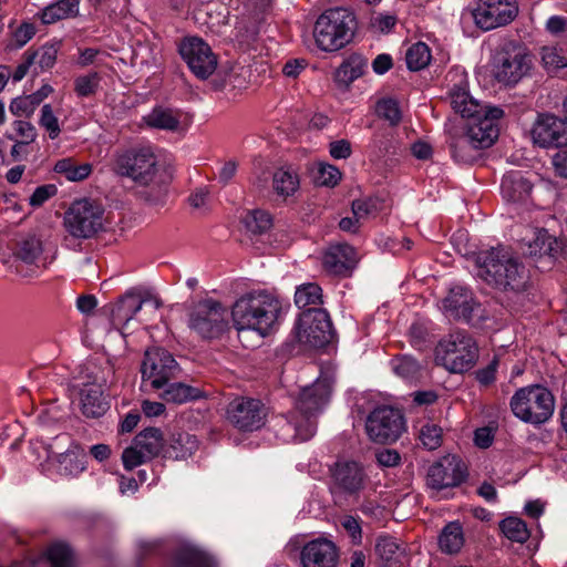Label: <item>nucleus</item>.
I'll return each mask as SVG.
<instances>
[{"mask_svg":"<svg viewBox=\"0 0 567 567\" xmlns=\"http://www.w3.org/2000/svg\"><path fill=\"white\" fill-rule=\"evenodd\" d=\"M375 110L378 115L389 121L391 125H396L401 121V110L395 100H381L378 102Z\"/></svg>","mask_w":567,"mask_h":567,"instance_id":"53","label":"nucleus"},{"mask_svg":"<svg viewBox=\"0 0 567 567\" xmlns=\"http://www.w3.org/2000/svg\"><path fill=\"white\" fill-rule=\"evenodd\" d=\"M365 431L369 439L375 443H393L405 431V420L400 410L381 405L368 415Z\"/></svg>","mask_w":567,"mask_h":567,"instance_id":"9","label":"nucleus"},{"mask_svg":"<svg viewBox=\"0 0 567 567\" xmlns=\"http://www.w3.org/2000/svg\"><path fill=\"white\" fill-rule=\"evenodd\" d=\"M377 461L380 465L385 467L396 466L401 456L395 450L384 449L375 454Z\"/></svg>","mask_w":567,"mask_h":567,"instance_id":"64","label":"nucleus"},{"mask_svg":"<svg viewBox=\"0 0 567 567\" xmlns=\"http://www.w3.org/2000/svg\"><path fill=\"white\" fill-rule=\"evenodd\" d=\"M476 276L502 290L518 291L526 282L525 267L506 247L499 246L477 252L474 257Z\"/></svg>","mask_w":567,"mask_h":567,"instance_id":"2","label":"nucleus"},{"mask_svg":"<svg viewBox=\"0 0 567 567\" xmlns=\"http://www.w3.org/2000/svg\"><path fill=\"white\" fill-rule=\"evenodd\" d=\"M503 534L512 542L525 543L529 538L526 523L518 517H507L501 522Z\"/></svg>","mask_w":567,"mask_h":567,"instance_id":"44","label":"nucleus"},{"mask_svg":"<svg viewBox=\"0 0 567 567\" xmlns=\"http://www.w3.org/2000/svg\"><path fill=\"white\" fill-rule=\"evenodd\" d=\"M336 488L348 494H354L364 487L367 475L363 467L351 461L337 462L331 470Z\"/></svg>","mask_w":567,"mask_h":567,"instance_id":"24","label":"nucleus"},{"mask_svg":"<svg viewBox=\"0 0 567 567\" xmlns=\"http://www.w3.org/2000/svg\"><path fill=\"white\" fill-rule=\"evenodd\" d=\"M442 433L443 431L439 425L426 422L420 427L419 440L425 449L433 451L441 446Z\"/></svg>","mask_w":567,"mask_h":567,"instance_id":"48","label":"nucleus"},{"mask_svg":"<svg viewBox=\"0 0 567 567\" xmlns=\"http://www.w3.org/2000/svg\"><path fill=\"white\" fill-rule=\"evenodd\" d=\"M13 128L16 133L22 138L20 144H30L32 143L37 137V130L34 125H32L30 122L25 121H14L13 122Z\"/></svg>","mask_w":567,"mask_h":567,"instance_id":"59","label":"nucleus"},{"mask_svg":"<svg viewBox=\"0 0 567 567\" xmlns=\"http://www.w3.org/2000/svg\"><path fill=\"white\" fill-rule=\"evenodd\" d=\"M532 55L520 47H511L498 52L494 60V75L499 83L515 85L532 69Z\"/></svg>","mask_w":567,"mask_h":567,"instance_id":"12","label":"nucleus"},{"mask_svg":"<svg viewBox=\"0 0 567 567\" xmlns=\"http://www.w3.org/2000/svg\"><path fill=\"white\" fill-rule=\"evenodd\" d=\"M341 176L339 168L329 163H318L313 169V181L318 186L334 187Z\"/></svg>","mask_w":567,"mask_h":567,"instance_id":"46","label":"nucleus"},{"mask_svg":"<svg viewBox=\"0 0 567 567\" xmlns=\"http://www.w3.org/2000/svg\"><path fill=\"white\" fill-rule=\"evenodd\" d=\"M58 51L59 44L52 43L43 45L38 52H30V54H35L41 70H48L55 64Z\"/></svg>","mask_w":567,"mask_h":567,"instance_id":"56","label":"nucleus"},{"mask_svg":"<svg viewBox=\"0 0 567 567\" xmlns=\"http://www.w3.org/2000/svg\"><path fill=\"white\" fill-rule=\"evenodd\" d=\"M136 446H140L146 457L151 460L157 456L162 451L165 450L163 433L159 429L147 427L140 432L135 439Z\"/></svg>","mask_w":567,"mask_h":567,"instance_id":"34","label":"nucleus"},{"mask_svg":"<svg viewBox=\"0 0 567 567\" xmlns=\"http://www.w3.org/2000/svg\"><path fill=\"white\" fill-rule=\"evenodd\" d=\"M375 204L371 199H355L352 203V212L357 219H363L375 210Z\"/></svg>","mask_w":567,"mask_h":567,"instance_id":"63","label":"nucleus"},{"mask_svg":"<svg viewBox=\"0 0 567 567\" xmlns=\"http://www.w3.org/2000/svg\"><path fill=\"white\" fill-rule=\"evenodd\" d=\"M467 476L466 466L456 455H446L429 467L426 484L436 493L462 484Z\"/></svg>","mask_w":567,"mask_h":567,"instance_id":"16","label":"nucleus"},{"mask_svg":"<svg viewBox=\"0 0 567 567\" xmlns=\"http://www.w3.org/2000/svg\"><path fill=\"white\" fill-rule=\"evenodd\" d=\"M375 551L382 560L391 561L395 559L399 554L400 546L394 538L390 536H381L377 540Z\"/></svg>","mask_w":567,"mask_h":567,"instance_id":"54","label":"nucleus"},{"mask_svg":"<svg viewBox=\"0 0 567 567\" xmlns=\"http://www.w3.org/2000/svg\"><path fill=\"white\" fill-rule=\"evenodd\" d=\"M45 248L40 238L28 236L18 243L14 256L25 265L35 267H47L55 257L56 250L52 251L51 257L44 256Z\"/></svg>","mask_w":567,"mask_h":567,"instance_id":"27","label":"nucleus"},{"mask_svg":"<svg viewBox=\"0 0 567 567\" xmlns=\"http://www.w3.org/2000/svg\"><path fill=\"white\" fill-rule=\"evenodd\" d=\"M363 74V64L354 59L344 61L334 72V81L342 86H349Z\"/></svg>","mask_w":567,"mask_h":567,"instance_id":"45","label":"nucleus"},{"mask_svg":"<svg viewBox=\"0 0 567 567\" xmlns=\"http://www.w3.org/2000/svg\"><path fill=\"white\" fill-rule=\"evenodd\" d=\"M464 545L463 528L458 522L449 523L439 537L440 549L445 554H456Z\"/></svg>","mask_w":567,"mask_h":567,"instance_id":"38","label":"nucleus"},{"mask_svg":"<svg viewBox=\"0 0 567 567\" xmlns=\"http://www.w3.org/2000/svg\"><path fill=\"white\" fill-rule=\"evenodd\" d=\"M226 415L229 423L239 431L252 432L265 424L267 409L258 399L238 396L228 403Z\"/></svg>","mask_w":567,"mask_h":567,"instance_id":"14","label":"nucleus"},{"mask_svg":"<svg viewBox=\"0 0 567 567\" xmlns=\"http://www.w3.org/2000/svg\"><path fill=\"white\" fill-rule=\"evenodd\" d=\"M295 303L298 308L307 309H322V289L315 282L300 285L295 292Z\"/></svg>","mask_w":567,"mask_h":567,"instance_id":"39","label":"nucleus"},{"mask_svg":"<svg viewBox=\"0 0 567 567\" xmlns=\"http://www.w3.org/2000/svg\"><path fill=\"white\" fill-rule=\"evenodd\" d=\"M449 76L453 78L451 81L456 80L450 90L452 109L464 118L475 117L485 106L480 105V103L471 96L466 73L455 71L454 73L451 72Z\"/></svg>","mask_w":567,"mask_h":567,"instance_id":"23","label":"nucleus"},{"mask_svg":"<svg viewBox=\"0 0 567 567\" xmlns=\"http://www.w3.org/2000/svg\"><path fill=\"white\" fill-rule=\"evenodd\" d=\"M10 112L16 116H31L35 111L29 95L19 96L11 101L9 106Z\"/></svg>","mask_w":567,"mask_h":567,"instance_id":"57","label":"nucleus"},{"mask_svg":"<svg viewBox=\"0 0 567 567\" xmlns=\"http://www.w3.org/2000/svg\"><path fill=\"white\" fill-rule=\"evenodd\" d=\"M396 23V18L392 14L379 13L373 16L370 20L371 28L380 33L390 32Z\"/></svg>","mask_w":567,"mask_h":567,"instance_id":"58","label":"nucleus"},{"mask_svg":"<svg viewBox=\"0 0 567 567\" xmlns=\"http://www.w3.org/2000/svg\"><path fill=\"white\" fill-rule=\"evenodd\" d=\"M511 409L525 423L542 424L554 413L555 399L543 385L520 388L511 399Z\"/></svg>","mask_w":567,"mask_h":567,"instance_id":"7","label":"nucleus"},{"mask_svg":"<svg viewBox=\"0 0 567 567\" xmlns=\"http://www.w3.org/2000/svg\"><path fill=\"white\" fill-rule=\"evenodd\" d=\"M122 461L126 470H133L151 458L146 457L144 451L133 441V444L123 451Z\"/></svg>","mask_w":567,"mask_h":567,"instance_id":"55","label":"nucleus"},{"mask_svg":"<svg viewBox=\"0 0 567 567\" xmlns=\"http://www.w3.org/2000/svg\"><path fill=\"white\" fill-rule=\"evenodd\" d=\"M103 208L90 199L74 202L66 210L64 225L76 238H90L102 228Z\"/></svg>","mask_w":567,"mask_h":567,"instance_id":"10","label":"nucleus"},{"mask_svg":"<svg viewBox=\"0 0 567 567\" xmlns=\"http://www.w3.org/2000/svg\"><path fill=\"white\" fill-rule=\"evenodd\" d=\"M58 463L60 473L64 475H76L84 470L76 454L71 450H66L64 453L59 454Z\"/></svg>","mask_w":567,"mask_h":567,"instance_id":"52","label":"nucleus"},{"mask_svg":"<svg viewBox=\"0 0 567 567\" xmlns=\"http://www.w3.org/2000/svg\"><path fill=\"white\" fill-rule=\"evenodd\" d=\"M228 309L220 301L205 298L194 302L187 313V327L203 340L220 338L229 328Z\"/></svg>","mask_w":567,"mask_h":567,"instance_id":"5","label":"nucleus"},{"mask_svg":"<svg viewBox=\"0 0 567 567\" xmlns=\"http://www.w3.org/2000/svg\"><path fill=\"white\" fill-rule=\"evenodd\" d=\"M102 386L103 384L95 379L80 390V409L85 417L97 419L109 410L110 405L103 395Z\"/></svg>","mask_w":567,"mask_h":567,"instance_id":"26","label":"nucleus"},{"mask_svg":"<svg viewBox=\"0 0 567 567\" xmlns=\"http://www.w3.org/2000/svg\"><path fill=\"white\" fill-rule=\"evenodd\" d=\"M56 188L54 185H43L37 187L33 194L29 198V204L33 207H39L45 203L49 198L54 196Z\"/></svg>","mask_w":567,"mask_h":567,"instance_id":"61","label":"nucleus"},{"mask_svg":"<svg viewBox=\"0 0 567 567\" xmlns=\"http://www.w3.org/2000/svg\"><path fill=\"white\" fill-rule=\"evenodd\" d=\"M54 172L63 175L70 182H81L92 173L90 163L76 164L73 158H62L54 165Z\"/></svg>","mask_w":567,"mask_h":567,"instance_id":"40","label":"nucleus"},{"mask_svg":"<svg viewBox=\"0 0 567 567\" xmlns=\"http://www.w3.org/2000/svg\"><path fill=\"white\" fill-rule=\"evenodd\" d=\"M178 369L173 355L162 348H151L145 351L141 372L144 383L153 389H162L173 379Z\"/></svg>","mask_w":567,"mask_h":567,"instance_id":"13","label":"nucleus"},{"mask_svg":"<svg viewBox=\"0 0 567 567\" xmlns=\"http://www.w3.org/2000/svg\"><path fill=\"white\" fill-rule=\"evenodd\" d=\"M157 164V156L151 145L117 151L112 157L113 172L140 185H148L154 181L158 171Z\"/></svg>","mask_w":567,"mask_h":567,"instance_id":"6","label":"nucleus"},{"mask_svg":"<svg viewBox=\"0 0 567 567\" xmlns=\"http://www.w3.org/2000/svg\"><path fill=\"white\" fill-rule=\"evenodd\" d=\"M244 223L251 233L262 234L271 227V217L265 210L255 209L247 213Z\"/></svg>","mask_w":567,"mask_h":567,"instance_id":"49","label":"nucleus"},{"mask_svg":"<svg viewBox=\"0 0 567 567\" xmlns=\"http://www.w3.org/2000/svg\"><path fill=\"white\" fill-rule=\"evenodd\" d=\"M140 295L128 291L120 298L117 303L112 309V320L116 324L126 326L135 315L142 309L144 302Z\"/></svg>","mask_w":567,"mask_h":567,"instance_id":"29","label":"nucleus"},{"mask_svg":"<svg viewBox=\"0 0 567 567\" xmlns=\"http://www.w3.org/2000/svg\"><path fill=\"white\" fill-rule=\"evenodd\" d=\"M477 303L470 289L455 286L450 289L449 295L442 300L444 313L452 319L470 321Z\"/></svg>","mask_w":567,"mask_h":567,"instance_id":"25","label":"nucleus"},{"mask_svg":"<svg viewBox=\"0 0 567 567\" xmlns=\"http://www.w3.org/2000/svg\"><path fill=\"white\" fill-rule=\"evenodd\" d=\"M202 394L203 392L198 388H194L182 382H167L161 396L166 402L183 404L188 401L199 399Z\"/></svg>","mask_w":567,"mask_h":567,"instance_id":"35","label":"nucleus"},{"mask_svg":"<svg viewBox=\"0 0 567 567\" xmlns=\"http://www.w3.org/2000/svg\"><path fill=\"white\" fill-rule=\"evenodd\" d=\"M179 54L192 73L200 80L208 79L217 68V56L200 38H185L179 44Z\"/></svg>","mask_w":567,"mask_h":567,"instance_id":"15","label":"nucleus"},{"mask_svg":"<svg viewBox=\"0 0 567 567\" xmlns=\"http://www.w3.org/2000/svg\"><path fill=\"white\" fill-rule=\"evenodd\" d=\"M39 125L44 128L49 137L51 140H55L59 137L61 133V127L59 123V118L55 115L53 107L51 104L47 103L42 105L39 118Z\"/></svg>","mask_w":567,"mask_h":567,"instance_id":"51","label":"nucleus"},{"mask_svg":"<svg viewBox=\"0 0 567 567\" xmlns=\"http://www.w3.org/2000/svg\"><path fill=\"white\" fill-rule=\"evenodd\" d=\"M524 254L529 257H548L554 258L560 248L557 239L548 234L545 229L534 233L533 239L525 244Z\"/></svg>","mask_w":567,"mask_h":567,"instance_id":"28","label":"nucleus"},{"mask_svg":"<svg viewBox=\"0 0 567 567\" xmlns=\"http://www.w3.org/2000/svg\"><path fill=\"white\" fill-rule=\"evenodd\" d=\"M357 28L354 14L344 8L322 12L313 28L316 44L324 52H334L352 40Z\"/></svg>","mask_w":567,"mask_h":567,"instance_id":"4","label":"nucleus"},{"mask_svg":"<svg viewBox=\"0 0 567 567\" xmlns=\"http://www.w3.org/2000/svg\"><path fill=\"white\" fill-rule=\"evenodd\" d=\"M288 308L289 303L276 295L267 290H255L235 301L231 318L238 331L254 330L265 337L272 331Z\"/></svg>","mask_w":567,"mask_h":567,"instance_id":"1","label":"nucleus"},{"mask_svg":"<svg viewBox=\"0 0 567 567\" xmlns=\"http://www.w3.org/2000/svg\"><path fill=\"white\" fill-rule=\"evenodd\" d=\"M329 154L334 159H347L352 154V146L348 140H338L329 144Z\"/></svg>","mask_w":567,"mask_h":567,"instance_id":"60","label":"nucleus"},{"mask_svg":"<svg viewBox=\"0 0 567 567\" xmlns=\"http://www.w3.org/2000/svg\"><path fill=\"white\" fill-rule=\"evenodd\" d=\"M478 348L473 338L464 331H454L442 339L435 349V359L447 370L462 373L476 362Z\"/></svg>","mask_w":567,"mask_h":567,"instance_id":"8","label":"nucleus"},{"mask_svg":"<svg viewBox=\"0 0 567 567\" xmlns=\"http://www.w3.org/2000/svg\"><path fill=\"white\" fill-rule=\"evenodd\" d=\"M532 190L530 183L523 177L520 172H511L501 183V192L505 199L519 202L525 199Z\"/></svg>","mask_w":567,"mask_h":567,"instance_id":"32","label":"nucleus"},{"mask_svg":"<svg viewBox=\"0 0 567 567\" xmlns=\"http://www.w3.org/2000/svg\"><path fill=\"white\" fill-rule=\"evenodd\" d=\"M517 13L515 0H488L477 4L473 18L480 29L488 31L512 22Z\"/></svg>","mask_w":567,"mask_h":567,"instance_id":"18","label":"nucleus"},{"mask_svg":"<svg viewBox=\"0 0 567 567\" xmlns=\"http://www.w3.org/2000/svg\"><path fill=\"white\" fill-rule=\"evenodd\" d=\"M358 261L357 250L346 243L331 244L322 255L324 270L337 276H349Z\"/></svg>","mask_w":567,"mask_h":567,"instance_id":"22","label":"nucleus"},{"mask_svg":"<svg viewBox=\"0 0 567 567\" xmlns=\"http://www.w3.org/2000/svg\"><path fill=\"white\" fill-rule=\"evenodd\" d=\"M272 188L282 197L291 196L299 188V176L291 167H280L272 176Z\"/></svg>","mask_w":567,"mask_h":567,"instance_id":"37","label":"nucleus"},{"mask_svg":"<svg viewBox=\"0 0 567 567\" xmlns=\"http://www.w3.org/2000/svg\"><path fill=\"white\" fill-rule=\"evenodd\" d=\"M215 565L212 556L195 546L182 548L175 559V567H215Z\"/></svg>","mask_w":567,"mask_h":567,"instance_id":"36","label":"nucleus"},{"mask_svg":"<svg viewBox=\"0 0 567 567\" xmlns=\"http://www.w3.org/2000/svg\"><path fill=\"white\" fill-rule=\"evenodd\" d=\"M430 48L424 42L412 44L405 53V61L409 70L419 71L429 65L431 61Z\"/></svg>","mask_w":567,"mask_h":567,"instance_id":"43","label":"nucleus"},{"mask_svg":"<svg viewBox=\"0 0 567 567\" xmlns=\"http://www.w3.org/2000/svg\"><path fill=\"white\" fill-rule=\"evenodd\" d=\"M198 445L195 435L187 432H177L172 434L164 450V456L174 460L187 458L197 451Z\"/></svg>","mask_w":567,"mask_h":567,"instance_id":"30","label":"nucleus"},{"mask_svg":"<svg viewBox=\"0 0 567 567\" xmlns=\"http://www.w3.org/2000/svg\"><path fill=\"white\" fill-rule=\"evenodd\" d=\"M504 111L497 106H485L475 117H470L465 133L480 148H487L494 144L499 134L498 121Z\"/></svg>","mask_w":567,"mask_h":567,"instance_id":"17","label":"nucleus"},{"mask_svg":"<svg viewBox=\"0 0 567 567\" xmlns=\"http://www.w3.org/2000/svg\"><path fill=\"white\" fill-rule=\"evenodd\" d=\"M390 367L401 379L411 381L420 377L421 365L412 355H396L391 359Z\"/></svg>","mask_w":567,"mask_h":567,"instance_id":"41","label":"nucleus"},{"mask_svg":"<svg viewBox=\"0 0 567 567\" xmlns=\"http://www.w3.org/2000/svg\"><path fill=\"white\" fill-rule=\"evenodd\" d=\"M542 62L548 73H556L567 66V60L561 50L555 47H545L542 49Z\"/></svg>","mask_w":567,"mask_h":567,"instance_id":"50","label":"nucleus"},{"mask_svg":"<svg viewBox=\"0 0 567 567\" xmlns=\"http://www.w3.org/2000/svg\"><path fill=\"white\" fill-rule=\"evenodd\" d=\"M332 393V380L329 377H319L317 380L301 389L296 401V409L303 420L300 422H287L285 427L287 432L293 431L292 440L303 442L311 439L316 433V422L312 417L317 416L329 403Z\"/></svg>","mask_w":567,"mask_h":567,"instance_id":"3","label":"nucleus"},{"mask_svg":"<svg viewBox=\"0 0 567 567\" xmlns=\"http://www.w3.org/2000/svg\"><path fill=\"white\" fill-rule=\"evenodd\" d=\"M446 144L452 158L458 164H472L481 155L482 148L473 143V140L453 122L445 124Z\"/></svg>","mask_w":567,"mask_h":567,"instance_id":"19","label":"nucleus"},{"mask_svg":"<svg viewBox=\"0 0 567 567\" xmlns=\"http://www.w3.org/2000/svg\"><path fill=\"white\" fill-rule=\"evenodd\" d=\"M295 334L299 343L320 348L332 338V322L324 309L303 310L296 323Z\"/></svg>","mask_w":567,"mask_h":567,"instance_id":"11","label":"nucleus"},{"mask_svg":"<svg viewBox=\"0 0 567 567\" xmlns=\"http://www.w3.org/2000/svg\"><path fill=\"white\" fill-rule=\"evenodd\" d=\"M342 527L347 530L354 543H360L362 537V530L358 518L353 516H344L341 519Z\"/></svg>","mask_w":567,"mask_h":567,"instance_id":"62","label":"nucleus"},{"mask_svg":"<svg viewBox=\"0 0 567 567\" xmlns=\"http://www.w3.org/2000/svg\"><path fill=\"white\" fill-rule=\"evenodd\" d=\"M41 559L49 561L51 567L74 566V555L72 549L69 547V545L61 542L50 545Z\"/></svg>","mask_w":567,"mask_h":567,"instance_id":"42","label":"nucleus"},{"mask_svg":"<svg viewBox=\"0 0 567 567\" xmlns=\"http://www.w3.org/2000/svg\"><path fill=\"white\" fill-rule=\"evenodd\" d=\"M81 0H56L42 9L40 19L45 24L55 23L79 14Z\"/></svg>","mask_w":567,"mask_h":567,"instance_id":"31","label":"nucleus"},{"mask_svg":"<svg viewBox=\"0 0 567 567\" xmlns=\"http://www.w3.org/2000/svg\"><path fill=\"white\" fill-rule=\"evenodd\" d=\"M144 121L147 126L157 130L177 132L181 127L178 112L171 109L155 107L151 113L144 116Z\"/></svg>","mask_w":567,"mask_h":567,"instance_id":"33","label":"nucleus"},{"mask_svg":"<svg viewBox=\"0 0 567 567\" xmlns=\"http://www.w3.org/2000/svg\"><path fill=\"white\" fill-rule=\"evenodd\" d=\"M338 561V547L332 540L327 538H317L308 542L300 553L302 567H337Z\"/></svg>","mask_w":567,"mask_h":567,"instance_id":"21","label":"nucleus"},{"mask_svg":"<svg viewBox=\"0 0 567 567\" xmlns=\"http://www.w3.org/2000/svg\"><path fill=\"white\" fill-rule=\"evenodd\" d=\"M101 76L97 72L80 75L74 80V91L79 97L94 95L100 87Z\"/></svg>","mask_w":567,"mask_h":567,"instance_id":"47","label":"nucleus"},{"mask_svg":"<svg viewBox=\"0 0 567 567\" xmlns=\"http://www.w3.org/2000/svg\"><path fill=\"white\" fill-rule=\"evenodd\" d=\"M532 136L542 147H561L567 145V123L554 115H539Z\"/></svg>","mask_w":567,"mask_h":567,"instance_id":"20","label":"nucleus"}]
</instances>
